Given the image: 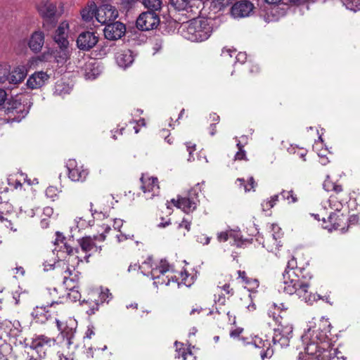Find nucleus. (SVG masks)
Listing matches in <instances>:
<instances>
[{"mask_svg": "<svg viewBox=\"0 0 360 360\" xmlns=\"http://www.w3.org/2000/svg\"><path fill=\"white\" fill-rule=\"evenodd\" d=\"M46 196L54 201L58 196V189L55 186H49L45 191Z\"/></svg>", "mask_w": 360, "mask_h": 360, "instance_id": "3c124183", "label": "nucleus"}, {"mask_svg": "<svg viewBox=\"0 0 360 360\" xmlns=\"http://www.w3.org/2000/svg\"><path fill=\"white\" fill-rule=\"evenodd\" d=\"M200 191V184H197L188 191L186 196L178 195L176 199L172 198L171 202L174 206L182 210L186 213L191 212L197 207Z\"/></svg>", "mask_w": 360, "mask_h": 360, "instance_id": "423d86ee", "label": "nucleus"}, {"mask_svg": "<svg viewBox=\"0 0 360 360\" xmlns=\"http://www.w3.org/2000/svg\"><path fill=\"white\" fill-rule=\"evenodd\" d=\"M335 184V183L331 181L329 179H327L323 181V186L326 191H332L334 188Z\"/></svg>", "mask_w": 360, "mask_h": 360, "instance_id": "bf43d9fd", "label": "nucleus"}, {"mask_svg": "<svg viewBox=\"0 0 360 360\" xmlns=\"http://www.w3.org/2000/svg\"><path fill=\"white\" fill-rule=\"evenodd\" d=\"M127 126L132 127L134 129L135 134H138L140 131L141 127H145L146 126V123L144 118H140L137 121H130L129 122V124H127Z\"/></svg>", "mask_w": 360, "mask_h": 360, "instance_id": "37998d69", "label": "nucleus"}, {"mask_svg": "<svg viewBox=\"0 0 360 360\" xmlns=\"http://www.w3.org/2000/svg\"><path fill=\"white\" fill-rule=\"evenodd\" d=\"M332 191H334V193L331 195H336L338 198H340V200L341 201H348L349 199V194L347 192L344 191L342 186L340 184H337L336 183L334 185V188Z\"/></svg>", "mask_w": 360, "mask_h": 360, "instance_id": "f704fd0d", "label": "nucleus"}, {"mask_svg": "<svg viewBox=\"0 0 360 360\" xmlns=\"http://www.w3.org/2000/svg\"><path fill=\"white\" fill-rule=\"evenodd\" d=\"M176 350L178 353L177 358L179 360H195V356L191 352L190 348H185L184 344L178 342H175Z\"/></svg>", "mask_w": 360, "mask_h": 360, "instance_id": "c756f323", "label": "nucleus"}, {"mask_svg": "<svg viewBox=\"0 0 360 360\" xmlns=\"http://www.w3.org/2000/svg\"><path fill=\"white\" fill-rule=\"evenodd\" d=\"M245 141L244 144H243L240 141H238L236 146L238 148V152L235 155L236 160H246V151L244 150V145L246 144Z\"/></svg>", "mask_w": 360, "mask_h": 360, "instance_id": "c03bdc74", "label": "nucleus"}, {"mask_svg": "<svg viewBox=\"0 0 360 360\" xmlns=\"http://www.w3.org/2000/svg\"><path fill=\"white\" fill-rule=\"evenodd\" d=\"M254 8L253 4L246 0L235 3L231 8V13L234 18H242L249 15Z\"/></svg>", "mask_w": 360, "mask_h": 360, "instance_id": "a211bd4d", "label": "nucleus"}, {"mask_svg": "<svg viewBox=\"0 0 360 360\" xmlns=\"http://www.w3.org/2000/svg\"><path fill=\"white\" fill-rule=\"evenodd\" d=\"M292 326L290 323L287 321L281 323L278 328L274 330V344H278L281 347L288 346L290 340L292 337Z\"/></svg>", "mask_w": 360, "mask_h": 360, "instance_id": "0eeeda50", "label": "nucleus"}, {"mask_svg": "<svg viewBox=\"0 0 360 360\" xmlns=\"http://www.w3.org/2000/svg\"><path fill=\"white\" fill-rule=\"evenodd\" d=\"M360 221V212L350 214L348 218V225H355Z\"/></svg>", "mask_w": 360, "mask_h": 360, "instance_id": "864d4df0", "label": "nucleus"}, {"mask_svg": "<svg viewBox=\"0 0 360 360\" xmlns=\"http://www.w3.org/2000/svg\"><path fill=\"white\" fill-rule=\"evenodd\" d=\"M56 4L46 1L38 6V11L43 18V26L44 27L51 28L55 26L56 18Z\"/></svg>", "mask_w": 360, "mask_h": 360, "instance_id": "6e6552de", "label": "nucleus"}, {"mask_svg": "<svg viewBox=\"0 0 360 360\" xmlns=\"http://www.w3.org/2000/svg\"><path fill=\"white\" fill-rule=\"evenodd\" d=\"M127 227V226H118L117 229L114 226V231L116 232V238H117L118 242H122L133 236V235L127 232L126 229Z\"/></svg>", "mask_w": 360, "mask_h": 360, "instance_id": "72a5a7b5", "label": "nucleus"}, {"mask_svg": "<svg viewBox=\"0 0 360 360\" xmlns=\"http://www.w3.org/2000/svg\"><path fill=\"white\" fill-rule=\"evenodd\" d=\"M1 325L2 326L6 327L5 330L6 332L8 333L12 330L11 326L14 327L15 328H17L20 326V323L17 321H15L13 323H12L10 321L5 320L3 323H1Z\"/></svg>", "mask_w": 360, "mask_h": 360, "instance_id": "603ef678", "label": "nucleus"}, {"mask_svg": "<svg viewBox=\"0 0 360 360\" xmlns=\"http://www.w3.org/2000/svg\"><path fill=\"white\" fill-rule=\"evenodd\" d=\"M117 16V10L110 4H103L96 10V20L103 25L113 22Z\"/></svg>", "mask_w": 360, "mask_h": 360, "instance_id": "ddd939ff", "label": "nucleus"}, {"mask_svg": "<svg viewBox=\"0 0 360 360\" xmlns=\"http://www.w3.org/2000/svg\"><path fill=\"white\" fill-rule=\"evenodd\" d=\"M278 195H274L270 198V199H267L264 200L262 203V207L263 211L270 210L276 203L278 202Z\"/></svg>", "mask_w": 360, "mask_h": 360, "instance_id": "4c0bfd02", "label": "nucleus"}, {"mask_svg": "<svg viewBox=\"0 0 360 360\" xmlns=\"http://www.w3.org/2000/svg\"><path fill=\"white\" fill-rule=\"evenodd\" d=\"M271 231L266 235L263 243V246L269 252L276 250L281 246V241L278 240L283 236V232L281 226H270Z\"/></svg>", "mask_w": 360, "mask_h": 360, "instance_id": "f8f14e48", "label": "nucleus"}, {"mask_svg": "<svg viewBox=\"0 0 360 360\" xmlns=\"http://www.w3.org/2000/svg\"><path fill=\"white\" fill-rule=\"evenodd\" d=\"M143 4L148 8V11H156L161 8L160 0H143Z\"/></svg>", "mask_w": 360, "mask_h": 360, "instance_id": "a19ab883", "label": "nucleus"}, {"mask_svg": "<svg viewBox=\"0 0 360 360\" xmlns=\"http://www.w3.org/2000/svg\"><path fill=\"white\" fill-rule=\"evenodd\" d=\"M11 66L7 63H0V84L8 82Z\"/></svg>", "mask_w": 360, "mask_h": 360, "instance_id": "e433bc0d", "label": "nucleus"}, {"mask_svg": "<svg viewBox=\"0 0 360 360\" xmlns=\"http://www.w3.org/2000/svg\"><path fill=\"white\" fill-rule=\"evenodd\" d=\"M328 202L330 207L334 209L335 212H340L343 204L346 203L347 201H341L340 200L339 197L338 198L336 195H330Z\"/></svg>", "mask_w": 360, "mask_h": 360, "instance_id": "c9c22d12", "label": "nucleus"}, {"mask_svg": "<svg viewBox=\"0 0 360 360\" xmlns=\"http://www.w3.org/2000/svg\"><path fill=\"white\" fill-rule=\"evenodd\" d=\"M209 120L212 123L218 124L219 122L220 117L217 113L213 112L210 114Z\"/></svg>", "mask_w": 360, "mask_h": 360, "instance_id": "0e129e2a", "label": "nucleus"}, {"mask_svg": "<svg viewBox=\"0 0 360 360\" xmlns=\"http://www.w3.org/2000/svg\"><path fill=\"white\" fill-rule=\"evenodd\" d=\"M27 74V68L24 65H19L12 71L10 70L8 82L11 84H18L25 79Z\"/></svg>", "mask_w": 360, "mask_h": 360, "instance_id": "4be33fe9", "label": "nucleus"}, {"mask_svg": "<svg viewBox=\"0 0 360 360\" xmlns=\"http://www.w3.org/2000/svg\"><path fill=\"white\" fill-rule=\"evenodd\" d=\"M92 207L93 204L91 203L90 210H87L84 213H81L79 216H77L75 219V222L79 225H91L92 222Z\"/></svg>", "mask_w": 360, "mask_h": 360, "instance_id": "2f4dec72", "label": "nucleus"}, {"mask_svg": "<svg viewBox=\"0 0 360 360\" xmlns=\"http://www.w3.org/2000/svg\"><path fill=\"white\" fill-rule=\"evenodd\" d=\"M49 78L50 76L46 72L37 71L29 77L26 84L31 89H39L48 82Z\"/></svg>", "mask_w": 360, "mask_h": 360, "instance_id": "6ab92c4d", "label": "nucleus"}, {"mask_svg": "<svg viewBox=\"0 0 360 360\" xmlns=\"http://www.w3.org/2000/svg\"><path fill=\"white\" fill-rule=\"evenodd\" d=\"M55 265H56L57 266H61L62 265L64 266V265H65V262L62 260L58 261L57 263H56V262L51 263V262L46 261L44 263V270L45 271L51 270L53 268V266Z\"/></svg>", "mask_w": 360, "mask_h": 360, "instance_id": "5fc2aeb1", "label": "nucleus"}, {"mask_svg": "<svg viewBox=\"0 0 360 360\" xmlns=\"http://www.w3.org/2000/svg\"><path fill=\"white\" fill-rule=\"evenodd\" d=\"M126 32L124 24L120 22H113L106 25L104 35L107 39L117 40L120 39Z\"/></svg>", "mask_w": 360, "mask_h": 360, "instance_id": "2eb2a0df", "label": "nucleus"}, {"mask_svg": "<svg viewBox=\"0 0 360 360\" xmlns=\"http://www.w3.org/2000/svg\"><path fill=\"white\" fill-rule=\"evenodd\" d=\"M301 271L288 270L283 273L281 288L288 295H295L304 302L311 304L320 296L310 290V278L301 276Z\"/></svg>", "mask_w": 360, "mask_h": 360, "instance_id": "7ed1b4c3", "label": "nucleus"}, {"mask_svg": "<svg viewBox=\"0 0 360 360\" xmlns=\"http://www.w3.org/2000/svg\"><path fill=\"white\" fill-rule=\"evenodd\" d=\"M252 345H254L256 348L260 349L259 355L262 359L265 357L271 356L273 354V351L271 349V342L269 340H263L261 338L255 337L253 340Z\"/></svg>", "mask_w": 360, "mask_h": 360, "instance_id": "412c9836", "label": "nucleus"}, {"mask_svg": "<svg viewBox=\"0 0 360 360\" xmlns=\"http://www.w3.org/2000/svg\"><path fill=\"white\" fill-rule=\"evenodd\" d=\"M346 8L354 12L360 11V0H350L346 1Z\"/></svg>", "mask_w": 360, "mask_h": 360, "instance_id": "de8ad7c7", "label": "nucleus"}, {"mask_svg": "<svg viewBox=\"0 0 360 360\" xmlns=\"http://www.w3.org/2000/svg\"><path fill=\"white\" fill-rule=\"evenodd\" d=\"M81 15L85 22H90L94 16L96 18V10L91 8H85L82 10Z\"/></svg>", "mask_w": 360, "mask_h": 360, "instance_id": "58836bf2", "label": "nucleus"}, {"mask_svg": "<svg viewBox=\"0 0 360 360\" xmlns=\"http://www.w3.org/2000/svg\"><path fill=\"white\" fill-rule=\"evenodd\" d=\"M141 189L144 193H148V196L146 198H152L153 196L158 195L159 192L158 179L156 177H146L142 174L141 177Z\"/></svg>", "mask_w": 360, "mask_h": 360, "instance_id": "f3484780", "label": "nucleus"}, {"mask_svg": "<svg viewBox=\"0 0 360 360\" xmlns=\"http://www.w3.org/2000/svg\"><path fill=\"white\" fill-rule=\"evenodd\" d=\"M169 2L178 11L186 10L189 4L188 0H169Z\"/></svg>", "mask_w": 360, "mask_h": 360, "instance_id": "49530a36", "label": "nucleus"}, {"mask_svg": "<svg viewBox=\"0 0 360 360\" xmlns=\"http://www.w3.org/2000/svg\"><path fill=\"white\" fill-rule=\"evenodd\" d=\"M330 328L328 319L323 317L319 321V329L309 328L304 332L302 336V341L305 345L304 352L300 354L298 360H332L334 358L335 349L325 347H329L326 340Z\"/></svg>", "mask_w": 360, "mask_h": 360, "instance_id": "f257e3e1", "label": "nucleus"}, {"mask_svg": "<svg viewBox=\"0 0 360 360\" xmlns=\"http://www.w3.org/2000/svg\"><path fill=\"white\" fill-rule=\"evenodd\" d=\"M186 148H187V151L189 153V159H191L192 158H193L192 153L193 151H195L196 150L195 144L192 143L191 142H188V143H186Z\"/></svg>", "mask_w": 360, "mask_h": 360, "instance_id": "052dcab7", "label": "nucleus"}, {"mask_svg": "<svg viewBox=\"0 0 360 360\" xmlns=\"http://www.w3.org/2000/svg\"><path fill=\"white\" fill-rule=\"evenodd\" d=\"M52 54L58 63H64L70 58V51L69 46H58L52 50Z\"/></svg>", "mask_w": 360, "mask_h": 360, "instance_id": "a878e982", "label": "nucleus"}, {"mask_svg": "<svg viewBox=\"0 0 360 360\" xmlns=\"http://www.w3.org/2000/svg\"><path fill=\"white\" fill-rule=\"evenodd\" d=\"M224 79L228 84H235L239 82V75L235 70H232L224 75Z\"/></svg>", "mask_w": 360, "mask_h": 360, "instance_id": "79ce46f5", "label": "nucleus"}, {"mask_svg": "<svg viewBox=\"0 0 360 360\" xmlns=\"http://www.w3.org/2000/svg\"><path fill=\"white\" fill-rule=\"evenodd\" d=\"M325 229L328 231V233H332L334 231H338L340 233H345L348 231V226L342 227L340 229H338V226H325Z\"/></svg>", "mask_w": 360, "mask_h": 360, "instance_id": "4d7b16f0", "label": "nucleus"}, {"mask_svg": "<svg viewBox=\"0 0 360 360\" xmlns=\"http://www.w3.org/2000/svg\"><path fill=\"white\" fill-rule=\"evenodd\" d=\"M297 264L296 259L292 257L290 260H288L287 266L285 269V271L288 270H293V271H300L299 269L297 268Z\"/></svg>", "mask_w": 360, "mask_h": 360, "instance_id": "6e6d98bb", "label": "nucleus"}, {"mask_svg": "<svg viewBox=\"0 0 360 360\" xmlns=\"http://www.w3.org/2000/svg\"><path fill=\"white\" fill-rule=\"evenodd\" d=\"M7 98V94L5 90L0 89V106L3 105Z\"/></svg>", "mask_w": 360, "mask_h": 360, "instance_id": "338daca9", "label": "nucleus"}, {"mask_svg": "<svg viewBox=\"0 0 360 360\" xmlns=\"http://www.w3.org/2000/svg\"><path fill=\"white\" fill-rule=\"evenodd\" d=\"M212 30V26L207 19L198 18L183 25L182 35L191 41L201 42L211 36Z\"/></svg>", "mask_w": 360, "mask_h": 360, "instance_id": "20e7f679", "label": "nucleus"}, {"mask_svg": "<svg viewBox=\"0 0 360 360\" xmlns=\"http://www.w3.org/2000/svg\"><path fill=\"white\" fill-rule=\"evenodd\" d=\"M65 237L60 232H56V245H59V243H63V246L60 247V249L63 248L64 251L66 252L68 255V258L67 259L68 262H73L74 260L77 259V257L72 255L73 249L68 245L66 243H63V240Z\"/></svg>", "mask_w": 360, "mask_h": 360, "instance_id": "7c9ffc66", "label": "nucleus"}, {"mask_svg": "<svg viewBox=\"0 0 360 360\" xmlns=\"http://www.w3.org/2000/svg\"><path fill=\"white\" fill-rule=\"evenodd\" d=\"M81 293L76 288H72L68 294V297L72 302L80 301Z\"/></svg>", "mask_w": 360, "mask_h": 360, "instance_id": "09e8293b", "label": "nucleus"}, {"mask_svg": "<svg viewBox=\"0 0 360 360\" xmlns=\"http://www.w3.org/2000/svg\"><path fill=\"white\" fill-rule=\"evenodd\" d=\"M342 217L343 214L340 212H332L328 217V222L330 225H340L343 221Z\"/></svg>", "mask_w": 360, "mask_h": 360, "instance_id": "ea45409f", "label": "nucleus"}, {"mask_svg": "<svg viewBox=\"0 0 360 360\" xmlns=\"http://www.w3.org/2000/svg\"><path fill=\"white\" fill-rule=\"evenodd\" d=\"M53 57L52 50L47 52H44L40 56V60L43 61H50Z\"/></svg>", "mask_w": 360, "mask_h": 360, "instance_id": "680f3d73", "label": "nucleus"}, {"mask_svg": "<svg viewBox=\"0 0 360 360\" xmlns=\"http://www.w3.org/2000/svg\"><path fill=\"white\" fill-rule=\"evenodd\" d=\"M32 316L36 321L44 323L50 317V311L46 309V307L37 306L33 309Z\"/></svg>", "mask_w": 360, "mask_h": 360, "instance_id": "c85d7f7f", "label": "nucleus"}, {"mask_svg": "<svg viewBox=\"0 0 360 360\" xmlns=\"http://www.w3.org/2000/svg\"><path fill=\"white\" fill-rule=\"evenodd\" d=\"M8 184L11 187H13L15 189L21 188L22 186L21 180L15 178V176H10L8 178Z\"/></svg>", "mask_w": 360, "mask_h": 360, "instance_id": "8fccbe9b", "label": "nucleus"}, {"mask_svg": "<svg viewBox=\"0 0 360 360\" xmlns=\"http://www.w3.org/2000/svg\"><path fill=\"white\" fill-rule=\"evenodd\" d=\"M197 241L200 243L207 245L210 243V238L204 235H200L197 237Z\"/></svg>", "mask_w": 360, "mask_h": 360, "instance_id": "69168bd1", "label": "nucleus"}, {"mask_svg": "<svg viewBox=\"0 0 360 360\" xmlns=\"http://www.w3.org/2000/svg\"><path fill=\"white\" fill-rule=\"evenodd\" d=\"M112 298V294L108 288L99 287L97 288H89L87 296L84 298L81 304H86L89 309L87 313L94 314L98 309L100 304L108 302Z\"/></svg>", "mask_w": 360, "mask_h": 360, "instance_id": "39448f33", "label": "nucleus"}, {"mask_svg": "<svg viewBox=\"0 0 360 360\" xmlns=\"http://www.w3.org/2000/svg\"><path fill=\"white\" fill-rule=\"evenodd\" d=\"M103 220H106V222L102 223L101 225H109V224L113 223L114 225H123L125 221L120 218H112L109 217L108 216H105V214L101 212H92V222L95 223L96 221L98 223V221H101ZM97 225H99L98 224Z\"/></svg>", "mask_w": 360, "mask_h": 360, "instance_id": "393cba45", "label": "nucleus"}, {"mask_svg": "<svg viewBox=\"0 0 360 360\" xmlns=\"http://www.w3.org/2000/svg\"><path fill=\"white\" fill-rule=\"evenodd\" d=\"M66 167L68 171V177L72 181L83 182L89 175L88 169L75 159H69L66 163Z\"/></svg>", "mask_w": 360, "mask_h": 360, "instance_id": "9b49d317", "label": "nucleus"}, {"mask_svg": "<svg viewBox=\"0 0 360 360\" xmlns=\"http://www.w3.org/2000/svg\"><path fill=\"white\" fill-rule=\"evenodd\" d=\"M44 44V34L41 31H35L30 37L28 42L30 49L35 53L41 50Z\"/></svg>", "mask_w": 360, "mask_h": 360, "instance_id": "5701e85b", "label": "nucleus"}, {"mask_svg": "<svg viewBox=\"0 0 360 360\" xmlns=\"http://www.w3.org/2000/svg\"><path fill=\"white\" fill-rule=\"evenodd\" d=\"M56 321L58 329L60 331L63 338H66L68 344H72V339L75 336V328L72 326L70 327L64 326V324L58 319H56Z\"/></svg>", "mask_w": 360, "mask_h": 360, "instance_id": "cd10ccee", "label": "nucleus"}, {"mask_svg": "<svg viewBox=\"0 0 360 360\" xmlns=\"http://www.w3.org/2000/svg\"><path fill=\"white\" fill-rule=\"evenodd\" d=\"M245 284L246 285L245 287L247 288L248 290H252L259 286V282L256 279H248Z\"/></svg>", "mask_w": 360, "mask_h": 360, "instance_id": "13d9d810", "label": "nucleus"}, {"mask_svg": "<svg viewBox=\"0 0 360 360\" xmlns=\"http://www.w3.org/2000/svg\"><path fill=\"white\" fill-rule=\"evenodd\" d=\"M139 269L144 275L151 276L154 281L153 285L157 288L159 285H169L171 283H176L178 287L181 285L189 287L193 283V277L189 276L186 272L181 273V282L174 279L173 276L165 275L172 271V266L165 259H161L158 262L154 263L152 259L148 257L141 264Z\"/></svg>", "mask_w": 360, "mask_h": 360, "instance_id": "f03ea898", "label": "nucleus"}, {"mask_svg": "<svg viewBox=\"0 0 360 360\" xmlns=\"http://www.w3.org/2000/svg\"><path fill=\"white\" fill-rule=\"evenodd\" d=\"M7 120L11 122H20L28 113V109L25 104L18 100L10 101L5 109Z\"/></svg>", "mask_w": 360, "mask_h": 360, "instance_id": "1a4fd4ad", "label": "nucleus"}, {"mask_svg": "<svg viewBox=\"0 0 360 360\" xmlns=\"http://www.w3.org/2000/svg\"><path fill=\"white\" fill-rule=\"evenodd\" d=\"M79 245L82 250L84 252L90 251L94 246L91 239L89 237L82 238L79 240Z\"/></svg>", "mask_w": 360, "mask_h": 360, "instance_id": "a18cd8bd", "label": "nucleus"}, {"mask_svg": "<svg viewBox=\"0 0 360 360\" xmlns=\"http://www.w3.org/2000/svg\"><path fill=\"white\" fill-rule=\"evenodd\" d=\"M52 340L44 335H39L34 338L31 342L30 347L35 350L39 357H44L46 352L50 349Z\"/></svg>", "mask_w": 360, "mask_h": 360, "instance_id": "dca6fc26", "label": "nucleus"}, {"mask_svg": "<svg viewBox=\"0 0 360 360\" xmlns=\"http://www.w3.org/2000/svg\"><path fill=\"white\" fill-rule=\"evenodd\" d=\"M243 330V329L241 328H236L231 332L230 335L233 338H238Z\"/></svg>", "mask_w": 360, "mask_h": 360, "instance_id": "774afa93", "label": "nucleus"}, {"mask_svg": "<svg viewBox=\"0 0 360 360\" xmlns=\"http://www.w3.org/2000/svg\"><path fill=\"white\" fill-rule=\"evenodd\" d=\"M134 56L130 50H124L116 56V61L120 67L127 68L134 62Z\"/></svg>", "mask_w": 360, "mask_h": 360, "instance_id": "bb28decb", "label": "nucleus"}, {"mask_svg": "<svg viewBox=\"0 0 360 360\" xmlns=\"http://www.w3.org/2000/svg\"><path fill=\"white\" fill-rule=\"evenodd\" d=\"M236 182L238 183V186L240 188H243L245 192H250L251 191H255V188L257 185L256 181H255L254 178L252 176L250 177L248 179V183H245V181L244 179L238 178L236 180Z\"/></svg>", "mask_w": 360, "mask_h": 360, "instance_id": "473e14b6", "label": "nucleus"}, {"mask_svg": "<svg viewBox=\"0 0 360 360\" xmlns=\"http://www.w3.org/2000/svg\"><path fill=\"white\" fill-rule=\"evenodd\" d=\"M160 17L155 11L143 12L136 20V27L142 31H149L158 27Z\"/></svg>", "mask_w": 360, "mask_h": 360, "instance_id": "9d476101", "label": "nucleus"}, {"mask_svg": "<svg viewBox=\"0 0 360 360\" xmlns=\"http://www.w3.org/2000/svg\"><path fill=\"white\" fill-rule=\"evenodd\" d=\"M98 41V37L94 32H82L77 39V47L84 51H87L94 48Z\"/></svg>", "mask_w": 360, "mask_h": 360, "instance_id": "4468645a", "label": "nucleus"}, {"mask_svg": "<svg viewBox=\"0 0 360 360\" xmlns=\"http://www.w3.org/2000/svg\"><path fill=\"white\" fill-rule=\"evenodd\" d=\"M229 239L233 240V244L238 247L241 246L244 242L240 232L236 230H229L218 234V240L219 241H226Z\"/></svg>", "mask_w": 360, "mask_h": 360, "instance_id": "b1692460", "label": "nucleus"}, {"mask_svg": "<svg viewBox=\"0 0 360 360\" xmlns=\"http://www.w3.org/2000/svg\"><path fill=\"white\" fill-rule=\"evenodd\" d=\"M284 194H288L290 195L289 203H291V202L295 203L298 201V198L292 190L288 191V192H285Z\"/></svg>", "mask_w": 360, "mask_h": 360, "instance_id": "e2e57ef3", "label": "nucleus"}, {"mask_svg": "<svg viewBox=\"0 0 360 360\" xmlns=\"http://www.w3.org/2000/svg\"><path fill=\"white\" fill-rule=\"evenodd\" d=\"M69 24L67 22H61L56 29L53 35V40L58 46H69L68 40V30Z\"/></svg>", "mask_w": 360, "mask_h": 360, "instance_id": "aec40b11", "label": "nucleus"}]
</instances>
